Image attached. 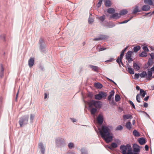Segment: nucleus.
<instances>
[{
    "mask_svg": "<svg viewBox=\"0 0 154 154\" xmlns=\"http://www.w3.org/2000/svg\"><path fill=\"white\" fill-rule=\"evenodd\" d=\"M112 127L111 126L103 125L100 131L101 137L106 143H108L113 140V135L112 132Z\"/></svg>",
    "mask_w": 154,
    "mask_h": 154,
    "instance_id": "obj_1",
    "label": "nucleus"
},
{
    "mask_svg": "<svg viewBox=\"0 0 154 154\" xmlns=\"http://www.w3.org/2000/svg\"><path fill=\"white\" fill-rule=\"evenodd\" d=\"M29 118L28 115L22 116L19 119V123L21 127L27 125L28 123Z\"/></svg>",
    "mask_w": 154,
    "mask_h": 154,
    "instance_id": "obj_2",
    "label": "nucleus"
},
{
    "mask_svg": "<svg viewBox=\"0 0 154 154\" xmlns=\"http://www.w3.org/2000/svg\"><path fill=\"white\" fill-rule=\"evenodd\" d=\"M94 106L96 108H100L102 106L101 101L99 100H92L89 103V107L90 108H93Z\"/></svg>",
    "mask_w": 154,
    "mask_h": 154,
    "instance_id": "obj_3",
    "label": "nucleus"
},
{
    "mask_svg": "<svg viewBox=\"0 0 154 154\" xmlns=\"http://www.w3.org/2000/svg\"><path fill=\"white\" fill-rule=\"evenodd\" d=\"M39 44L40 45V48L41 51L42 52H45L46 50V45L43 39L42 38H40Z\"/></svg>",
    "mask_w": 154,
    "mask_h": 154,
    "instance_id": "obj_4",
    "label": "nucleus"
},
{
    "mask_svg": "<svg viewBox=\"0 0 154 154\" xmlns=\"http://www.w3.org/2000/svg\"><path fill=\"white\" fill-rule=\"evenodd\" d=\"M134 154H138L140 151V147L136 143H134L133 145Z\"/></svg>",
    "mask_w": 154,
    "mask_h": 154,
    "instance_id": "obj_5",
    "label": "nucleus"
},
{
    "mask_svg": "<svg viewBox=\"0 0 154 154\" xmlns=\"http://www.w3.org/2000/svg\"><path fill=\"white\" fill-rule=\"evenodd\" d=\"M56 142L58 146H63L65 144V140L61 138H58L56 139Z\"/></svg>",
    "mask_w": 154,
    "mask_h": 154,
    "instance_id": "obj_6",
    "label": "nucleus"
},
{
    "mask_svg": "<svg viewBox=\"0 0 154 154\" xmlns=\"http://www.w3.org/2000/svg\"><path fill=\"white\" fill-rule=\"evenodd\" d=\"M120 149L122 154H126L127 150H128L127 144L125 146L124 145H121L120 146Z\"/></svg>",
    "mask_w": 154,
    "mask_h": 154,
    "instance_id": "obj_7",
    "label": "nucleus"
},
{
    "mask_svg": "<svg viewBox=\"0 0 154 154\" xmlns=\"http://www.w3.org/2000/svg\"><path fill=\"white\" fill-rule=\"evenodd\" d=\"M97 121L100 125H102L103 121V116L102 115L100 114L97 118Z\"/></svg>",
    "mask_w": 154,
    "mask_h": 154,
    "instance_id": "obj_8",
    "label": "nucleus"
},
{
    "mask_svg": "<svg viewBox=\"0 0 154 154\" xmlns=\"http://www.w3.org/2000/svg\"><path fill=\"white\" fill-rule=\"evenodd\" d=\"M120 17V16L119 15V14L118 13H116L113 14L112 15H111L110 16L109 19H111L112 18L117 20L119 19Z\"/></svg>",
    "mask_w": 154,
    "mask_h": 154,
    "instance_id": "obj_9",
    "label": "nucleus"
},
{
    "mask_svg": "<svg viewBox=\"0 0 154 154\" xmlns=\"http://www.w3.org/2000/svg\"><path fill=\"white\" fill-rule=\"evenodd\" d=\"M38 147L40 149V150L42 154H44L45 152V148L44 147L43 143L40 142L38 144Z\"/></svg>",
    "mask_w": 154,
    "mask_h": 154,
    "instance_id": "obj_10",
    "label": "nucleus"
},
{
    "mask_svg": "<svg viewBox=\"0 0 154 154\" xmlns=\"http://www.w3.org/2000/svg\"><path fill=\"white\" fill-rule=\"evenodd\" d=\"M34 63V58L33 57H30L28 61V65L29 67H32Z\"/></svg>",
    "mask_w": 154,
    "mask_h": 154,
    "instance_id": "obj_11",
    "label": "nucleus"
},
{
    "mask_svg": "<svg viewBox=\"0 0 154 154\" xmlns=\"http://www.w3.org/2000/svg\"><path fill=\"white\" fill-rule=\"evenodd\" d=\"M138 141L141 145H143L146 143L145 139L143 137H141L138 140Z\"/></svg>",
    "mask_w": 154,
    "mask_h": 154,
    "instance_id": "obj_12",
    "label": "nucleus"
},
{
    "mask_svg": "<svg viewBox=\"0 0 154 154\" xmlns=\"http://www.w3.org/2000/svg\"><path fill=\"white\" fill-rule=\"evenodd\" d=\"M150 7L148 5H145L142 8V10L143 11H148L150 10Z\"/></svg>",
    "mask_w": 154,
    "mask_h": 154,
    "instance_id": "obj_13",
    "label": "nucleus"
},
{
    "mask_svg": "<svg viewBox=\"0 0 154 154\" xmlns=\"http://www.w3.org/2000/svg\"><path fill=\"white\" fill-rule=\"evenodd\" d=\"M117 144L114 142L112 143L111 146L108 147V148L111 150H112L114 148H116L117 147Z\"/></svg>",
    "mask_w": 154,
    "mask_h": 154,
    "instance_id": "obj_14",
    "label": "nucleus"
},
{
    "mask_svg": "<svg viewBox=\"0 0 154 154\" xmlns=\"http://www.w3.org/2000/svg\"><path fill=\"white\" fill-rule=\"evenodd\" d=\"M141 11V10H140V7L138 5H136L135 6V8L133 11V13L134 14L138 12Z\"/></svg>",
    "mask_w": 154,
    "mask_h": 154,
    "instance_id": "obj_15",
    "label": "nucleus"
},
{
    "mask_svg": "<svg viewBox=\"0 0 154 154\" xmlns=\"http://www.w3.org/2000/svg\"><path fill=\"white\" fill-rule=\"evenodd\" d=\"M123 55L120 54V56L118 57L117 59L116 60V62L119 64V66H121L120 65L119 61H121L122 60V59L123 58Z\"/></svg>",
    "mask_w": 154,
    "mask_h": 154,
    "instance_id": "obj_16",
    "label": "nucleus"
},
{
    "mask_svg": "<svg viewBox=\"0 0 154 154\" xmlns=\"http://www.w3.org/2000/svg\"><path fill=\"white\" fill-rule=\"evenodd\" d=\"M149 69H148V75H146L147 78L149 80H150L151 79V77L152 76V71H149Z\"/></svg>",
    "mask_w": 154,
    "mask_h": 154,
    "instance_id": "obj_17",
    "label": "nucleus"
},
{
    "mask_svg": "<svg viewBox=\"0 0 154 154\" xmlns=\"http://www.w3.org/2000/svg\"><path fill=\"white\" fill-rule=\"evenodd\" d=\"M114 94L115 92L114 91H111L110 93V95L108 96V97L107 99L108 100H111L112 97L114 95Z\"/></svg>",
    "mask_w": 154,
    "mask_h": 154,
    "instance_id": "obj_18",
    "label": "nucleus"
},
{
    "mask_svg": "<svg viewBox=\"0 0 154 154\" xmlns=\"http://www.w3.org/2000/svg\"><path fill=\"white\" fill-rule=\"evenodd\" d=\"M94 86L97 88H101L103 87V85L100 83L97 82L94 83Z\"/></svg>",
    "mask_w": 154,
    "mask_h": 154,
    "instance_id": "obj_19",
    "label": "nucleus"
},
{
    "mask_svg": "<svg viewBox=\"0 0 154 154\" xmlns=\"http://www.w3.org/2000/svg\"><path fill=\"white\" fill-rule=\"evenodd\" d=\"M106 11L107 13L110 14H112L115 12V9L113 8H109Z\"/></svg>",
    "mask_w": 154,
    "mask_h": 154,
    "instance_id": "obj_20",
    "label": "nucleus"
},
{
    "mask_svg": "<svg viewBox=\"0 0 154 154\" xmlns=\"http://www.w3.org/2000/svg\"><path fill=\"white\" fill-rule=\"evenodd\" d=\"M126 127L127 128L130 130L131 128L132 125L131 122H127L125 125Z\"/></svg>",
    "mask_w": 154,
    "mask_h": 154,
    "instance_id": "obj_21",
    "label": "nucleus"
},
{
    "mask_svg": "<svg viewBox=\"0 0 154 154\" xmlns=\"http://www.w3.org/2000/svg\"><path fill=\"white\" fill-rule=\"evenodd\" d=\"M132 52L131 51H129L126 53L125 57L126 59L129 58L131 57Z\"/></svg>",
    "mask_w": 154,
    "mask_h": 154,
    "instance_id": "obj_22",
    "label": "nucleus"
},
{
    "mask_svg": "<svg viewBox=\"0 0 154 154\" xmlns=\"http://www.w3.org/2000/svg\"><path fill=\"white\" fill-rule=\"evenodd\" d=\"M147 93L143 89H141L140 92V96L142 95L143 97H145V95Z\"/></svg>",
    "mask_w": 154,
    "mask_h": 154,
    "instance_id": "obj_23",
    "label": "nucleus"
},
{
    "mask_svg": "<svg viewBox=\"0 0 154 154\" xmlns=\"http://www.w3.org/2000/svg\"><path fill=\"white\" fill-rule=\"evenodd\" d=\"M105 5L106 7H109L111 6V2L110 0H106L105 3Z\"/></svg>",
    "mask_w": 154,
    "mask_h": 154,
    "instance_id": "obj_24",
    "label": "nucleus"
},
{
    "mask_svg": "<svg viewBox=\"0 0 154 154\" xmlns=\"http://www.w3.org/2000/svg\"><path fill=\"white\" fill-rule=\"evenodd\" d=\"M128 13L126 9L121 10L120 12L119 15L121 16V15H124L127 14Z\"/></svg>",
    "mask_w": 154,
    "mask_h": 154,
    "instance_id": "obj_25",
    "label": "nucleus"
},
{
    "mask_svg": "<svg viewBox=\"0 0 154 154\" xmlns=\"http://www.w3.org/2000/svg\"><path fill=\"white\" fill-rule=\"evenodd\" d=\"M90 112L92 115H94L97 111V109L96 108H91Z\"/></svg>",
    "mask_w": 154,
    "mask_h": 154,
    "instance_id": "obj_26",
    "label": "nucleus"
},
{
    "mask_svg": "<svg viewBox=\"0 0 154 154\" xmlns=\"http://www.w3.org/2000/svg\"><path fill=\"white\" fill-rule=\"evenodd\" d=\"M90 67L94 71H98V67L93 65H90Z\"/></svg>",
    "mask_w": 154,
    "mask_h": 154,
    "instance_id": "obj_27",
    "label": "nucleus"
},
{
    "mask_svg": "<svg viewBox=\"0 0 154 154\" xmlns=\"http://www.w3.org/2000/svg\"><path fill=\"white\" fill-rule=\"evenodd\" d=\"M100 37L101 38V40H103L105 39H108L109 38V36L103 35H100Z\"/></svg>",
    "mask_w": 154,
    "mask_h": 154,
    "instance_id": "obj_28",
    "label": "nucleus"
},
{
    "mask_svg": "<svg viewBox=\"0 0 154 154\" xmlns=\"http://www.w3.org/2000/svg\"><path fill=\"white\" fill-rule=\"evenodd\" d=\"M132 118L131 115L130 114L125 115L123 116V118L125 119H131Z\"/></svg>",
    "mask_w": 154,
    "mask_h": 154,
    "instance_id": "obj_29",
    "label": "nucleus"
},
{
    "mask_svg": "<svg viewBox=\"0 0 154 154\" xmlns=\"http://www.w3.org/2000/svg\"><path fill=\"white\" fill-rule=\"evenodd\" d=\"M133 67L135 69L137 70H139L140 68V66L136 63H133Z\"/></svg>",
    "mask_w": 154,
    "mask_h": 154,
    "instance_id": "obj_30",
    "label": "nucleus"
},
{
    "mask_svg": "<svg viewBox=\"0 0 154 154\" xmlns=\"http://www.w3.org/2000/svg\"><path fill=\"white\" fill-rule=\"evenodd\" d=\"M128 72L131 74H134V70L130 67L128 68Z\"/></svg>",
    "mask_w": 154,
    "mask_h": 154,
    "instance_id": "obj_31",
    "label": "nucleus"
},
{
    "mask_svg": "<svg viewBox=\"0 0 154 154\" xmlns=\"http://www.w3.org/2000/svg\"><path fill=\"white\" fill-rule=\"evenodd\" d=\"M144 2L146 4H148L149 5H152L153 4L152 0H144Z\"/></svg>",
    "mask_w": 154,
    "mask_h": 154,
    "instance_id": "obj_32",
    "label": "nucleus"
},
{
    "mask_svg": "<svg viewBox=\"0 0 154 154\" xmlns=\"http://www.w3.org/2000/svg\"><path fill=\"white\" fill-rule=\"evenodd\" d=\"M81 154H88L87 150L84 148H82L81 149Z\"/></svg>",
    "mask_w": 154,
    "mask_h": 154,
    "instance_id": "obj_33",
    "label": "nucleus"
},
{
    "mask_svg": "<svg viewBox=\"0 0 154 154\" xmlns=\"http://www.w3.org/2000/svg\"><path fill=\"white\" fill-rule=\"evenodd\" d=\"M133 134L136 137H139L140 136L139 133L136 130L133 131Z\"/></svg>",
    "mask_w": 154,
    "mask_h": 154,
    "instance_id": "obj_34",
    "label": "nucleus"
},
{
    "mask_svg": "<svg viewBox=\"0 0 154 154\" xmlns=\"http://www.w3.org/2000/svg\"><path fill=\"white\" fill-rule=\"evenodd\" d=\"M140 77L142 78H144L145 76L147 75V73L145 71H143L142 73H141L140 74Z\"/></svg>",
    "mask_w": 154,
    "mask_h": 154,
    "instance_id": "obj_35",
    "label": "nucleus"
},
{
    "mask_svg": "<svg viewBox=\"0 0 154 154\" xmlns=\"http://www.w3.org/2000/svg\"><path fill=\"white\" fill-rule=\"evenodd\" d=\"M102 98L106 97L107 95V94L104 92L101 91L99 92Z\"/></svg>",
    "mask_w": 154,
    "mask_h": 154,
    "instance_id": "obj_36",
    "label": "nucleus"
},
{
    "mask_svg": "<svg viewBox=\"0 0 154 154\" xmlns=\"http://www.w3.org/2000/svg\"><path fill=\"white\" fill-rule=\"evenodd\" d=\"M95 99L96 100H100L102 99V97L100 95V93L95 95Z\"/></svg>",
    "mask_w": 154,
    "mask_h": 154,
    "instance_id": "obj_37",
    "label": "nucleus"
},
{
    "mask_svg": "<svg viewBox=\"0 0 154 154\" xmlns=\"http://www.w3.org/2000/svg\"><path fill=\"white\" fill-rule=\"evenodd\" d=\"M147 56V53L146 51H143L139 55V56L140 57H146Z\"/></svg>",
    "mask_w": 154,
    "mask_h": 154,
    "instance_id": "obj_38",
    "label": "nucleus"
},
{
    "mask_svg": "<svg viewBox=\"0 0 154 154\" xmlns=\"http://www.w3.org/2000/svg\"><path fill=\"white\" fill-rule=\"evenodd\" d=\"M140 48L139 46H137L134 47L133 48L134 51L135 52H137V51L140 50Z\"/></svg>",
    "mask_w": 154,
    "mask_h": 154,
    "instance_id": "obj_39",
    "label": "nucleus"
},
{
    "mask_svg": "<svg viewBox=\"0 0 154 154\" xmlns=\"http://www.w3.org/2000/svg\"><path fill=\"white\" fill-rule=\"evenodd\" d=\"M115 101L116 102H118L121 99L120 96L118 94H116L115 96Z\"/></svg>",
    "mask_w": 154,
    "mask_h": 154,
    "instance_id": "obj_40",
    "label": "nucleus"
},
{
    "mask_svg": "<svg viewBox=\"0 0 154 154\" xmlns=\"http://www.w3.org/2000/svg\"><path fill=\"white\" fill-rule=\"evenodd\" d=\"M106 18V16L104 15H103L102 16L99 17V19L101 21H103Z\"/></svg>",
    "mask_w": 154,
    "mask_h": 154,
    "instance_id": "obj_41",
    "label": "nucleus"
},
{
    "mask_svg": "<svg viewBox=\"0 0 154 154\" xmlns=\"http://www.w3.org/2000/svg\"><path fill=\"white\" fill-rule=\"evenodd\" d=\"M152 59H151L150 58H149L148 60V61L147 62V64L148 65V66H149L152 65Z\"/></svg>",
    "mask_w": 154,
    "mask_h": 154,
    "instance_id": "obj_42",
    "label": "nucleus"
},
{
    "mask_svg": "<svg viewBox=\"0 0 154 154\" xmlns=\"http://www.w3.org/2000/svg\"><path fill=\"white\" fill-rule=\"evenodd\" d=\"M94 20L93 18L91 17H89L88 19V22L89 24L92 23L94 22Z\"/></svg>",
    "mask_w": 154,
    "mask_h": 154,
    "instance_id": "obj_43",
    "label": "nucleus"
},
{
    "mask_svg": "<svg viewBox=\"0 0 154 154\" xmlns=\"http://www.w3.org/2000/svg\"><path fill=\"white\" fill-rule=\"evenodd\" d=\"M74 146V144L72 143H70L68 145V147L70 149H72Z\"/></svg>",
    "mask_w": 154,
    "mask_h": 154,
    "instance_id": "obj_44",
    "label": "nucleus"
},
{
    "mask_svg": "<svg viewBox=\"0 0 154 154\" xmlns=\"http://www.w3.org/2000/svg\"><path fill=\"white\" fill-rule=\"evenodd\" d=\"M123 129V127L122 125H118L116 128V130H121Z\"/></svg>",
    "mask_w": 154,
    "mask_h": 154,
    "instance_id": "obj_45",
    "label": "nucleus"
},
{
    "mask_svg": "<svg viewBox=\"0 0 154 154\" xmlns=\"http://www.w3.org/2000/svg\"><path fill=\"white\" fill-rule=\"evenodd\" d=\"M35 117V115H33L32 114H31L30 115V122L31 123H32L33 122V120L34 119Z\"/></svg>",
    "mask_w": 154,
    "mask_h": 154,
    "instance_id": "obj_46",
    "label": "nucleus"
},
{
    "mask_svg": "<svg viewBox=\"0 0 154 154\" xmlns=\"http://www.w3.org/2000/svg\"><path fill=\"white\" fill-rule=\"evenodd\" d=\"M140 94H137L136 96V100L137 102L140 103Z\"/></svg>",
    "mask_w": 154,
    "mask_h": 154,
    "instance_id": "obj_47",
    "label": "nucleus"
},
{
    "mask_svg": "<svg viewBox=\"0 0 154 154\" xmlns=\"http://www.w3.org/2000/svg\"><path fill=\"white\" fill-rule=\"evenodd\" d=\"M129 102L130 104L132 106L133 108L134 109H135L136 108L135 105L134 103H133V102L131 101V100L129 101Z\"/></svg>",
    "mask_w": 154,
    "mask_h": 154,
    "instance_id": "obj_48",
    "label": "nucleus"
},
{
    "mask_svg": "<svg viewBox=\"0 0 154 154\" xmlns=\"http://www.w3.org/2000/svg\"><path fill=\"white\" fill-rule=\"evenodd\" d=\"M128 47L127 46L125 47V48L123 50H122L121 53V54H122L124 55V53L126 50V49L128 48Z\"/></svg>",
    "mask_w": 154,
    "mask_h": 154,
    "instance_id": "obj_49",
    "label": "nucleus"
},
{
    "mask_svg": "<svg viewBox=\"0 0 154 154\" xmlns=\"http://www.w3.org/2000/svg\"><path fill=\"white\" fill-rule=\"evenodd\" d=\"M114 59L113 58L111 57L109 60H106L105 62H110L113 61L114 60Z\"/></svg>",
    "mask_w": 154,
    "mask_h": 154,
    "instance_id": "obj_50",
    "label": "nucleus"
},
{
    "mask_svg": "<svg viewBox=\"0 0 154 154\" xmlns=\"http://www.w3.org/2000/svg\"><path fill=\"white\" fill-rule=\"evenodd\" d=\"M102 0H99L98 3V7L99 8L101 5L102 3Z\"/></svg>",
    "mask_w": 154,
    "mask_h": 154,
    "instance_id": "obj_51",
    "label": "nucleus"
},
{
    "mask_svg": "<svg viewBox=\"0 0 154 154\" xmlns=\"http://www.w3.org/2000/svg\"><path fill=\"white\" fill-rule=\"evenodd\" d=\"M110 104L113 105V106H114V105H116V103H115V102L114 101V100L113 99L111 101H110Z\"/></svg>",
    "mask_w": 154,
    "mask_h": 154,
    "instance_id": "obj_52",
    "label": "nucleus"
},
{
    "mask_svg": "<svg viewBox=\"0 0 154 154\" xmlns=\"http://www.w3.org/2000/svg\"><path fill=\"white\" fill-rule=\"evenodd\" d=\"M126 59L128 60L129 63H130L132 61H133V59L131 58V57Z\"/></svg>",
    "mask_w": 154,
    "mask_h": 154,
    "instance_id": "obj_53",
    "label": "nucleus"
},
{
    "mask_svg": "<svg viewBox=\"0 0 154 154\" xmlns=\"http://www.w3.org/2000/svg\"><path fill=\"white\" fill-rule=\"evenodd\" d=\"M143 50L145 51H148L149 50L146 46H144L143 47Z\"/></svg>",
    "mask_w": 154,
    "mask_h": 154,
    "instance_id": "obj_54",
    "label": "nucleus"
},
{
    "mask_svg": "<svg viewBox=\"0 0 154 154\" xmlns=\"http://www.w3.org/2000/svg\"><path fill=\"white\" fill-rule=\"evenodd\" d=\"M88 97H90V98H92V97L93 96V94H92L91 93H89L88 94Z\"/></svg>",
    "mask_w": 154,
    "mask_h": 154,
    "instance_id": "obj_55",
    "label": "nucleus"
},
{
    "mask_svg": "<svg viewBox=\"0 0 154 154\" xmlns=\"http://www.w3.org/2000/svg\"><path fill=\"white\" fill-rule=\"evenodd\" d=\"M107 80H109L110 81L112 82H113L115 85H117L116 83V82H115L112 80L111 79H109L108 78H107Z\"/></svg>",
    "mask_w": 154,
    "mask_h": 154,
    "instance_id": "obj_56",
    "label": "nucleus"
},
{
    "mask_svg": "<svg viewBox=\"0 0 154 154\" xmlns=\"http://www.w3.org/2000/svg\"><path fill=\"white\" fill-rule=\"evenodd\" d=\"M140 75L139 74L136 73L134 75V77L135 78L138 79L139 78Z\"/></svg>",
    "mask_w": 154,
    "mask_h": 154,
    "instance_id": "obj_57",
    "label": "nucleus"
},
{
    "mask_svg": "<svg viewBox=\"0 0 154 154\" xmlns=\"http://www.w3.org/2000/svg\"><path fill=\"white\" fill-rule=\"evenodd\" d=\"M149 55L151 56L152 59H153L154 58V54L153 53H152L151 54H149Z\"/></svg>",
    "mask_w": 154,
    "mask_h": 154,
    "instance_id": "obj_58",
    "label": "nucleus"
},
{
    "mask_svg": "<svg viewBox=\"0 0 154 154\" xmlns=\"http://www.w3.org/2000/svg\"><path fill=\"white\" fill-rule=\"evenodd\" d=\"M106 49V48H99L98 49V50L99 51H103L105 50Z\"/></svg>",
    "mask_w": 154,
    "mask_h": 154,
    "instance_id": "obj_59",
    "label": "nucleus"
},
{
    "mask_svg": "<svg viewBox=\"0 0 154 154\" xmlns=\"http://www.w3.org/2000/svg\"><path fill=\"white\" fill-rule=\"evenodd\" d=\"M93 40L94 41H99V40H101V38L100 37H98V38H94L93 39Z\"/></svg>",
    "mask_w": 154,
    "mask_h": 154,
    "instance_id": "obj_60",
    "label": "nucleus"
},
{
    "mask_svg": "<svg viewBox=\"0 0 154 154\" xmlns=\"http://www.w3.org/2000/svg\"><path fill=\"white\" fill-rule=\"evenodd\" d=\"M4 69L3 67L2 66H1V74H3L4 71Z\"/></svg>",
    "mask_w": 154,
    "mask_h": 154,
    "instance_id": "obj_61",
    "label": "nucleus"
},
{
    "mask_svg": "<svg viewBox=\"0 0 154 154\" xmlns=\"http://www.w3.org/2000/svg\"><path fill=\"white\" fill-rule=\"evenodd\" d=\"M148 106V104L146 103H144L143 107L146 108Z\"/></svg>",
    "mask_w": 154,
    "mask_h": 154,
    "instance_id": "obj_62",
    "label": "nucleus"
},
{
    "mask_svg": "<svg viewBox=\"0 0 154 154\" xmlns=\"http://www.w3.org/2000/svg\"><path fill=\"white\" fill-rule=\"evenodd\" d=\"M145 150L146 151L148 150H149V146H148L147 145H146L145 146Z\"/></svg>",
    "mask_w": 154,
    "mask_h": 154,
    "instance_id": "obj_63",
    "label": "nucleus"
},
{
    "mask_svg": "<svg viewBox=\"0 0 154 154\" xmlns=\"http://www.w3.org/2000/svg\"><path fill=\"white\" fill-rule=\"evenodd\" d=\"M115 141L118 143H121L120 140L119 139H116Z\"/></svg>",
    "mask_w": 154,
    "mask_h": 154,
    "instance_id": "obj_64",
    "label": "nucleus"
}]
</instances>
